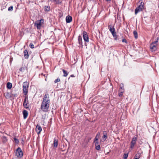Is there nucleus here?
<instances>
[{
  "instance_id": "obj_1",
  "label": "nucleus",
  "mask_w": 159,
  "mask_h": 159,
  "mask_svg": "<svg viewBox=\"0 0 159 159\" xmlns=\"http://www.w3.org/2000/svg\"><path fill=\"white\" fill-rule=\"evenodd\" d=\"M50 102L49 95L46 94L44 96L40 108L43 111L47 112L48 111Z\"/></svg>"
},
{
  "instance_id": "obj_2",
  "label": "nucleus",
  "mask_w": 159,
  "mask_h": 159,
  "mask_svg": "<svg viewBox=\"0 0 159 159\" xmlns=\"http://www.w3.org/2000/svg\"><path fill=\"white\" fill-rule=\"evenodd\" d=\"M139 2H140L141 3L135 9V14H137L138 13L142 11L144 9V2H142V0H139Z\"/></svg>"
},
{
  "instance_id": "obj_3",
  "label": "nucleus",
  "mask_w": 159,
  "mask_h": 159,
  "mask_svg": "<svg viewBox=\"0 0 159 159\" xmlns=\"http://www.w3.org/2000/svg\"><path fill=\"white\" fill-rule=\"evenodd\" d=\"M29 83L27 82H25L23 83V91L24 94L25 96L28 93Z\"/></svg>"
},
{
  "instance_id": "obj_4",
  "label": "nucleus",
  "mask_w": 159,
  "mask_h": 159,
  "mask_svg": "<svg viewBox=\"0 0 159 159\" xmlns=\"http://www.w3.org/2000/svg\"><path fill=\"white\" fill-rule=\"evenodd\" d=\"M44 22L43 20L41 19L35 21L34 24V25L37 27L38 29H40L42 25L44 23Z\"/></svg>"
},
{
  "instance_id": "obj_5",
  "label": "nucleus",
  "mask_w": 159,
  "mask_h": 159,
  "mask_svg": "<svg viewBox=\"0 0 159 159\" xmlns=\"http://www.w3.org/2000/svg\"><path fill=\"white\" fill-rule=\"evenodd\" d=\"M16 155L18 158H21L23 155L22 152L21 148H18L16 151Z\"/></svg>"
},
{
  "instance_id": "obj_6",
  "label": "nucleus",
  "mask_w": 159,
  "mask_h": 159,
  "mask_svg": "<svg viewBox=\"0 0 159 159\" xmlns=\"http://www.w3.org/2000/svg\"><path fill=\"white\" fill-rule=\"evenodd\" d=\"M137 139V136L135 135L132 139L130 143V148L132 149L134 148L135 144H136Z\"/></svg>"
},
{
  "instance_id": "obj_7",
  "label": "nucleus",
  "mask_w": 159,
  "mask_h": 159,
  "mask_svg": "<svg viewBox=\"0 0 159 159\" xmlns=\"http://www.w3.org/2000/svg\"><path fill=\"white\" fill-rule=\"evenodd\" d=\"M23 107L26 109H28L29 107L28 103V97L27 96L25 97V99L23 103Z\"/></svg>"
},
{
  "instance_id": "obj_8",
  "label": "nucleus",
  "mask_w": 159,
  "mask_h": 159,
  "mask_svg": "<svg viewBox=\"0 0 159 159\" xmlns=\"http://www.w3.org/2000/svg\"><path fill=\"white\" fill-rule=\"evenodd\" d=\"M158 38H157L156 41L153 42L150 45V48L151 49H156V47L157 45V43L158 42Z\"/></svg>"
},
{
  "instance_id": "obj_9",
  "label": "nucleus",
  "mask_w": 159,
  "mask_h": 159,
  "mask_svg": "<svg viewBox=\"0 0 159 159\" xmlns=\"http://www.w3.org/2000/svg\"><path fill=\"white\" fill-rule=\"evenodd\" d=\"M83 38L84 40L87 42H89V39L88 35L87 33L85 31H83Z\"/></svg>"
},
{
  "instance_id": "obj_10",
  "label": "nucleus",
  "mask_w": 159,
  "mask_h": 159,
  "mask_svg": "<svg viewBox=\"0 0 159 159\" xmlns=\"http://www.w3.org/2000/svg\"><path fill=\"white\" fill-rule=\"evenodd\" d=\"M36 130L38 134H39L42 130L41 127L38 125H37L36 127Z\"/></svg>"
},
{
  "instance_id": "obj_11",
  "label": "nucleus",
  "mask_w": 159,
  "mask_h": 159,
  "mask_svg": "<svg viewBox=\"0 0 159 159\" xmlns=\"http://www.w3.org/2000/svg\"><path fill=\"white\" fill-rule=\"evenodd\" d=\"M72 20V17L70 16H67L66 17V23H70Z\"/></svg>"
},
{
  "instance_id": "obj_12",
  "label": "nucleus",
  "mask_w": 159,
  "mask_h": 159,
  "mask_svg": "<svg viewBox=\"0 0 159 159\" xmlns=\"http://www.w3.org/2000/svg\"><path fill=\"white\" fill-rule=\"evenodd\" d=\"M58 140L57 139L54 138L53 141V147L54 148H57V147Z\"/></svg>"
},
{
  "instance_id": "obj_13",
  "label": "nucleus",
  "mask_w": 159,
  "mask_h": 159,
  "mask_svg": "<svg viewBox=\"0 0 159 159\" xmlns=\"http://www.w3.org/2000/svg\"><path fill=\"white\" fill-rule=\"evenodd\" d=\"M108 29L111 33L112 31H115V29L114 26L112 25H110L108 26Z\"/></svg>"
},
{
  "instance_id": "obj_14",
  "label": "nucleus",
  "mask_w": 159,
  "mask_h": 159,
  "mask_svg": "<svg viewBox=\"0 0 159 159\" xmlns=\"http://www.w3.org/2000/svg\"><path fill=\"white\" fill-rule=\"evenodd\" d=\"M23 117L24 119H25L28 116V111L26 110H24L23 111Z\"/></svg>"
},
{
  "instance_id": "obj_15",
  "label": "nucleus",
  "mask_w": 159,
  "mask_h": 159,
  "mask_svg": "<svg viewBox=\"0 0 159 159\" xmlns=\"http://www.w3.org/2000/svg\"><path fill=\"white\" fill-rule=\"evenodd\" d=\"M24 53L25 58L26 59H28L29 57V55L28 52H27V50H24Z\"/></svg>"
},
{
  "instance_id": "obj_16",
  "label": "nucleus",
  "mask_w": 159,
  "mask_h": 159,
  "mask_svg": "<svg viewBox=\"0 0 159 159\" xmlns=\"http://www.w3.org/2000/svg\"><path fill=\"white\" fill-rule=\"evenodd\" d=\"M142 153V152L141 151L140 152H138L136 154L134 158H137V159H139L141 156V155Z\"/></svg>"
},
{
  "instance_id": "obj_17",
  "label": "nucleus",
  "mask_w": 159,
  "mask_h": 159,
  "mask_svg": "<svg viewBox=\"0 0 159 159\" xmlns=\"http://www.w3.org/2000/svg\"><path fill=\"white\" fill-rule=\"evenodd\" d=\"M111 33L112 35H113V37L114 38V39H115L116 40H117V37L115 31H114L113 32L112 31V32H111Z\"/></svg>"
},
{
  "instance_id": "obj_18",
  "label": "nucleus",
  "mask_w": 159,
  "mask_h": 159,
  "mask_svg": "<svg viewBox=\"0 0 159 159\" xmlns=\"http://www.w3.org/2000/svg\"><path fill=\"white\" fill-rule=\"evenodd\" d=\"M12 87V84L10 82H8L7 84V87L8 89H11Z\"/></svg>"
},
{
  "instance_id": "obj_19",
  "label": "nucleus",
  "mask_w": 159,
  "mask_h": 159,
  "mask_svg": "<svg viewBox=\"0 0 159 159\" xmlns=\"http://www.w3.org/2000/svg\"><path fill=\"white\" fill-rule=\"evenodd\" d=\"M44 9L45 11H48L50 10V7L49 6H45L44 7Z\"/></svg>"
},
{
  "instance_id": "obj_20",
  "label": "nucleus",
  "mask_w": 159,
  "mask_h": 159,
  "mask_svg": "<svg viewBox=\"0 0 159 159\" xmlns=\"http://www.w3.org/2000/svg\"><path fill=\"white\" fill-rule=\"evenodd\" d=\"M78 40L80 44H82V39L81 36H79L78 37Z\"/></svg>"
},
{
  "instance_id": "obj_21",
  "label": "nucleus",
  "mask_w": 159,
  "mask_h": 159,
  "mask_svg": "<svg viewBox=\"0 0 159 159\" xmlns=\"http://www.w3.org/2000/svg\"><path fill=\"white\" fill-rule=\"evenodd\" d=\"M62 71H63V73H64L63 76L64 77L67 76L68 75V73L67 71L66 70L63 69H62Z\"/></svg>"
},
{
  "instance_id": "obj_22",
  "label": "nucleus",
  "mask_w": 159,
  "mask_h": 159,
  "mask_svg": "<svg viewBox=\"0 0 159 159\" xmlns=\"http://www.w3.org/2000/svg\"><path fill=\"white\" fill-rule=\"evenodd\" d=\"M50 1L52 2H54L56 4H57L61 3L60 0H50Z\"/></svg>"
},
{
  "instance_id": "obj_23",
  "label": "nucleus",
  "mask_w": 159,
  "mask_h": 159,
  "mask_svg": "<svg viewBox=\"0 0 159 159\" xmlns=\"http://www.w3.org/2000/svg\"><path fill=\"white\" fill-rule=\"evenodd\" d=\"M133 34L134 36V38L137 39L138 38V34L136 30H134L133 32Z\"/></svg>"
},
{
  "instance_id": "obj_24",
  "label": "nucleus",
  "mask_w": 159,
  "mask_h": 159,
  "mask_svg": "<svg viewBox=\"0 0 159 159\" xmlns=\"http://www.w3.org/2000/svg\"><path fill=\"white\" fill-rule=\"evenodd\" d=\"M107 138V135H103L102 136V139L101 140L102 141H104Z\"/></svg>"
},
{
  "instance_id": "obj_25",
  "label": "nucleus",
  "mask_w": 159,
  "mask_h": 159,
  "mask_svg": "<svg viewBox=\"0 0 159 159\" xmlns=\"http://www.w3.org/2000/svg\"><path fill=\"white\" fill-rule=\"evenodd\" d=\"M2 139L3 143H5L7 141V138L5 136H2Z\"/></svg>"
},
{
  "instance_id": "obj_26",
  "label": "nucleus",
  "mask_w": 159,
  "mask_h": 159,
  "mask_svg": "<svg viewBox=\"0 0 159 159\" xmlns=\"http://www.w3.org/2000/svg\"><path fill=\"white\" fill-rule=\"evenodd\" d=\"M128 156V153H125L123 155L124 158V159H126Z\"/></svg>"
},
{
  "instance_id": "obj_27",
  "label": "nucleus",
  "mask_w": 159,
  "mask_h": 159,
  "mask_svg": "<svg viewBox=\"0 0 159 159\" xmlns=\"http://www.w3.org/2000/svg\"><path fill=\"white\" fill-rule=\"evenodd\" d=\"M95 146H96L95 148L97 150H100V145H95Z\"/></svg>"
},
{
  "instance_id": "obj_28",
  "label": "nucleus",
  "mask_w": 159,
  "mask_h": 159,
  "mask_svg": "<svg viewBox=\"0 0 159 159\" xmlns=\"http://www.w3.org/2000/svg\"><path fill=\"white\" fill-rule=\"evenodd\" d=\"M25 70V69L24 67H22L19 70L20 71L23 72Z\"/></svg>"
},
{
  "instance_id": "obj_29",
  "label": "nucleus",
  "mask_w": 159,
  "mask_h": 159,
  "mask_svg": "<svg viewBox=\"0 0 159 159\" xmlns=\"http://www.w3.org/2000/svg\"><path fill=\"white\" fill-rule=\"evenodd\" d=\"M13 7L12 6H11L8 8V11H11L13 10Z\"/></svg>"
},
{
  "instance_id": "obj_30",
  "label": "nucleus",
  "mask_w": 159,
  "mask_h": 159,
  "mask_svg": "<svg viewBox=\"0 0 159 159\" xmlns=\"http://www.w3.org/2000/svg\"><path fill=\"white\" fill-rule=\"evenodd\" d=\"M14 140L15 143H19V141L16 138H14Z\"/></svg>"
},
{
  "instance_id": "obj_31",
  "label": "nucleus",
  "mask_w": 159,
  "mask_h": 159,
  "mask_svg": "<svg viewBox=\"0 0 159 159\" xmlns=\"http://www.w3.org/2000/svg\"><path fill=\"white\" fill-rule=\"evenodd\" d=\"M29 46H30V47L31 48V49H33L34 48V45L32 43H30Z\"/></svg>"
},
{
  "instance_id": "obj_32",
  "label": "nucleus",
  "mask_w": 159,
  "mask_h": 159,
  "mask_svg": "<svg viewBox=\"0 0 159 159\" xmlns=\"http://www.w3.org/2000/svg\"><path fill=\"white\" fill-rule=\"evenodd\" d=\"M60 81V79L58 77L57 79L54 81V82L56 83Z\"/></svg>"
},
{
  "instance_id": "obj_33",
  "label": "nucleus",
  "mask_w": 159,
  "mask_h": 159,
  "mask_svg": "<svg viewBox=\"0 0 159 159\" xmlns=\"http://www.w3.org/2000/svg\"><path fill=\"white\" fill-rule=\"evenodd\" d=\"M123 94V92H120L118 93V95L120 97H121Z\"/></svg>"
},
{
  "instance_id": "obj_34",
  "label": "nucleus",
  "mask_w": 159,
  "mask_h": 159,
  "mask_svg": "<svg viewBox=\"0 0 159 159\" xmlns=\"http://www.w3.org/2000/svg\"><path fill=\"white\" fill-rule=\"evenodd\" d=\"M100 133L99 132H98L95 137L96 138H98V139H99V138L100 137Z\"/></svg>"
},
{
  "instance_id": "obj_35",
  "label": "nucleus",
  "mask_w": 159,
  "mask_h": 159,
  "mask_svg": "<svg viewBox=\"0 0 159 159\" xmlns=\"http://www.w3.org/2000/svg\"><path fill=\"white\" fill-rule=\"evenodd\" d=\"M5 96L7 97H9V93L7 92L6 93H5Z\"/></svg>"
},
{
  "instance_id": "obj_36",
  "label": "nucleus",
  "mask_w": 159,
  "mask_h": 159,
  "mask_svg": "<svg viewBox=\"0 0 159 159\" xmlns=\"http://www.w3.org/2000/svg\"><path fill=\"white\" fill-rule=\"evenodd\" d=\"M103 135H107L106 131H103Z\"/></svg>"
},
{
  "instance_id": "obj_37",
  "label": "nucleus",
  "mask_w": 159,
  "mask_h": 159,
  "mask_svg": "<svg viewBox=\"0 0 159 159\" xmlns=\"http://www.w3.org/2000/svg\"><path fill=\"white\" fill-rule=\"evenodd\" d=\"M122 41L123 42H125V43H127V41L126 39H122Z\"/></svg>"
},
{
  "instance_id": "obj_38",
  "label": "nucleus",
  "mask_w": 159,
  "mask_h": 159,
  "mask_svg": "<svg viewBox=\"0 0 159 159\" xmlns=\"http://www.w3.org/2000/svg\"><path fill=\"white\" fill-rule=\"evenodd\" d=\"M98 139L95 137V139L94 140V142H95L96 141H98Z\"/></svg>"
},
{
  "instance_id": "obj_39",
  "label": "nucleus",
  "mask_w": 159,
  "mask_h": 159,
  "mask_svg": "<svg viewBox=\"0 0 159 159\" xmlns=\"http://www.w3.org/2000/svg\"><path fill=\"white\" fill-rule=\"evenodd\" d=\"M95 142V145H100L99 144V143L98 141H96Z\"/></svg>"
},
{
  "instance_id": "obj_40",
  "label": "nucleus",
  "mask_w": 159,
  "mask_h": 159,
  "mask_svg": "<svg viewBox=\"0 0 159 159\" xmlns=\"http://www.w3.org/2000/svg\"><path fill=\"white\" fill-rule=\"evenodd\" d=\"M70 76L71 77H75V76L74 75H70Z\"/></svg>"
},
{
  "instance_id": "obj_41",
  "label": "nucleus",
  "mask_w": 159,
  "mask_h": 159,
  "mask_svg": "<svg viewBox=\"0 0 159 159\" xmlns=\"http://www.w3.org/2000/svg\"><path fill=\"white\" fill-rule=\"evenodd\" d=\"M155 50H151L152 52H155Z\"/></svg>"
},
{
  "instance_id": "obj_42",
  "label": "nucleus",
  "mask_w": 159,
  "mask_h": 159,
  "mask_svg": "<svg viewBox=\"0 0 159 159\" xmlns=\"http://www.w3.org/2000/svg\"><path fill=\"white\" fill-rule=\"evenodd\" d=\"M108 2L110 1L111 0H106Z\"/></svg>"
},
{
  "instance_id": "obj_43",
  "label": "nucleus",
  "mask_w": 159,
  "mask_h": 159,
  "mask_svg": "<svg viewBox=\"0 0 159 159\" xmlns=\"http://www.w3.org/2000/svg\"><path fill=\"white\" fill-rule=\"evenodd\" d=\"M91 139V138H90L89 139V140H90Z\"/></svg>"
},
{
  "instance_id": "obj_44",
  "label": "nucleus",
  "mask_w": 159,
  "mask_h": 159,
  "mask_svg": "<svg viewBox=\"0 0 159 159\" xmlns=\"http://www.w3.org/2000/svg\"><path fill=\"white\" fill-rule=\"evenodd\" d=\"M137 159V158H134V159Z\"/></svg>"
},
{
  "instance_id": "obj_45",
  "label": "nucleus",
  "mask_w": 159,
  "mask_h": 159,
  "mask_svg": "<svg viewBox=\"0 0 159 159\" xmlns=\"http://www.w3.org/2000/svg\"><path fill=\"white\" fill-rule=\"evenodd\" d=\"M53 52H54V51L53 50V51H52L53 53Z\"/></svg>"
}]
</instances>
